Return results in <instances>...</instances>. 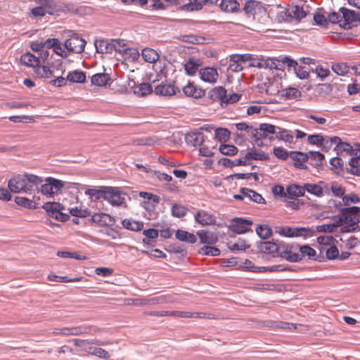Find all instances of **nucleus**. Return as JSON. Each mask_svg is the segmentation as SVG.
Masks as SVG:
<instances>
[{"mask_svg": "<svg viewBox=\"0 0 360 360\" xmlns=\"http://www.w3.org/2000/svg\"><path fill=\"white\" fill-rule=\"evenodd\" d=\"M194 219L197 223L205 226L214 225L216 223V217L207 211L200 210L194 214Z\"/></svg>", "mask_w": 360, "mask_h": 360, "instance_id": "ddd939ff", "label": "nucleus"}, {"mask_svg": "<svg viewBox=\"0 0 360 360\" xmlns=\"http://www.w3.org/2000/svg\"><path fill=\"white\" fill-rule=\"evenodd\" d=\"M360 222V207L353 206L345 208L338 216V225H346L352 229Z\"/></svg>", "mask_w": 360, "mask_h": 360, "instance_id": "f03ea898", "label": "nucleus"}, {"mask_svg": "<svg viewBox=\"0 0 360 360\" xmlns=\"http://www.w3.org/2000/svg\"><path fill=\"white\" fill-rule=\"evenodd\" d=\"M209 94L212 99H219L220 100L221 105H223V100H224V98H226V90L223 86H217L212 89L209 92Z\"/></svg>", "mask_w": 360, "mask_h": 360, "instance_id": "e433bc0d", "label": "nucleus"}, {"mask_svg": "<svg viewBox=\"0 0 360 360\" xmlns=\"http://www.w3.org/2000/svg\"><path fill=\"white\" fill-rule=\"evenodd\" d=\"M262 266H257L254 264V263L250 259H245L243 262V269L252 271V272H262Z\"/></svg>", "mask_w": 360, "mask_h": 360, "instance_id": "e2e57ef3", "label": "nucleus"}, {"mask_svg": "<svg viewBox=\"0 0 360 360\" xmlns=\"http://www.w3.org/2000/svg\"><path fill=\"white\" fill-rule=\"evenodd\" d=\"M240 193L244 195L246 198H248L249 200L257 202V203H264L265 200L264 198L259 194L258 193L255 192L253 190L249 189V188H241Z\"/></svg>", "mask_w": 360, "mask_h": 360, "instance_id": "c756f323", "label": "nucleus"}, {"mask_svg": "<svg viewBox=\"0 0 360 360\" xmlns=\"http://www.w3.org/2000/svg\"><path fill=\"white\" fill-rule=\"evenodd\" d=\"M268 326L270 327L279 328H282V329H289V330H297V325L294 324V323L284 322V321H279V322L270 321L269 323L268 324Z\"/></svg>", "mask_w": 360, "mask_h": 360, "instance_id": "864d4df0", "label": "nucleus"}, {"mask_svg": "<svg viewBox=\"0 0 360 360\" xmlns=\"http://www.w3.org/2000/svg\"><path fill=\"white\" fill-rule=\"evenodd\" d=\"M34 72L41 78L50 79L53 77V71L48 66L40 65V64L35 68Z\"/></svg>", "mask_w": 360, "mask_h": 360, "instance_id": "c03bdc74", "label": "nucleus"}, {"mask_svg": "<svg viewBox=\"0 0 360 360\" xmlns=\"http://www.w3.org/2000/svg\"><path fill=\"white\" fill-rule=\"evenodd\" d=\"M14 201L18 205L25 208L36 209L37 207V203L34 200L25 197L16 196Z\"/></svg>", "mask_w": 360, "mask_h": 360, "instance_id": "37998d69", "label": "nucleus"}, {"mask_svg": "<svg viewBox=\"0 0 360 360\" xmlns=\"http://www.w3.org/2000/svg\"><path fill=\"white\" fill-rule=\"evenodd\" d=\"M141 55L143 60L150 63H155L159 59L158 52L150 48L143 49Z\"/></svg>", "mask_w": 360, "mask_h": 360, "instance_id": "2f4dec72", "label": "nucleus"}, {"mask_svg": "<svg viewBox=\"0 0 360 360\" xmlns=\"http://www.w3.org/2000/svg\"><path fill=\"white\" fill-rule=\"evenodd\" d=\"M302 205L303 202L297 198L288 197V200L286 201V206L295 210H299Z\"/></svg>", "mask_w": 360, "mask_h": 360, "instance_id": "774afa93", "label": "nucleus"}, {"mask_svg": "<svg viewBox=\"0 0 360 360\" xmlns=\"http://www.w3.org/2000/svg\"><path fill=\"white\" fill-rule=\"evenodd\" d=\"M290 20L292 19L301 20L304 18L307 13L302 7L294 6L290 8Z\"/></svg>", "mask_w": 360, "mask_h": 360, "instance_id": "de8ad7c7", "label": "nucleus"}, {"mask_svg": "<svg viewBox=\"0 0 360 360\" xmlns=\"http://www.w3.org/2000/svg\"><path fill=\"white\" fill-rule=\"evenodd\" d=\"M258 248L261 252L264 254L273 255L274 257H275L276 254V255L278 256L280 243H276L271 241L261 242L258 245Z\"/></svg>", "mask_w": 360, "mask_h": 360, "instance_id": "f3484780", "label": "nucleus"}, {"mask_svg": "<svg viewBox=\"0 0 360 360\" xmlns=\"http://www.w3.org/2000/svg\"><path fill=\"white\" fill-rule=\"evenodd\" d=\"M97 52L101 53H109L112 51V40L109 43L106 40H99L95 43Z\"/></svg>", "mask_w": 360, "mask_h": 360, "instance_id": "c9c22d12", "label": "nucleus"}, {"mask_svg": "<svg viewBox=\"0 0 360 360\" xmlns=\"http://www.w3.org/2000/svg\"><path fill=\"white\" fill-rule=\"evenodd\" d=\"M201 63L199 60L189 58L184 64V69L187 75L194 76L196 72H199V68Z\"/></svg>", "mask_w": 360, "mask_h": 360, "instance_id": "bb28decb", "label": "nucleus"}, {"mask_svg": "<svg viewBox=\"0 0 360 360\" xmlns=\"http://www.w3.org/2000/svg\"><path fill=\"white\" fill-rule=\"evenodd\" d=\"M37 6L31 10V16L35 18L44 17L46 14H52L53 4L51 0H35Z\"/></svg>", "mask_w": 360, "mask_h": 360, "instance_id": "0eeeda50", "label": "nucleus"}, {"mask_svg": "<svg viewBox=\"0 0 360 360\" xmlns=\"http://www.w3.org/2000/svg\"><path fill=\"white\" fill-rule=\"evenodd\" d=\"M282 96L287 99H296L301 96V92L296 88H286L282 91Z\"/></svg>", "mask_w": 360, "mask_h": 360, "instance_id": "8fccbe9b", "label": "nucleus"}, {"mask_svg": "<svg viewBox=\"0 0 360 360\" xmlns=\"http://www.w3.org/2000/svg\"><path fill=\"white\" fill-rule=\"evenodd\" d=\"M219 76L217 68L214 67H205L199 70V77L204 82L215 84Z\"/></svg>", "mask_w": 360, "mask_h": 360, "instance_id": "9b49d317", "label": "nucleus"}, {"mask_svg": "<svg viewBox=\"0 0 360 360\" xmlns=\"http://www.w3.org/2000/svg\"><path fill=\"white\" fill-rule=\"evenodd\" d=\"M324 141H323V143L321 145V147L326 150H329L332 146H335V147L337 145L338 141H339V137L338 136H324Z\"/></svg>", "mask_w": 360, "mask_h": 360, "instance_id": "13d9d810", "label": "nucleus"}, {"mask_svg": "<svg viewBox=\"0 0 360 360\" xmlns=\"http://www.w3.org/2000/svg\"><path fill=\"white\" fill-rule=\"evenodd\" d=\"M41 184L40 192L48 198H53L60 193L66 183L53 177H47Z\"/></svg>", "mask_w": 360, "mask_h": 360, "instance_id": "20e7f679", "label": "nucleus"}, {"mask_svg": "<svg viewBox=\"0 0 360 360\" xmlns=\"http://www.w3.org/2000/svg\"><path fill=\"white\" fill-rule=\"evenodd\" d=\"M112 49L116 52L124 53H127L128 51H130L125 40L122 39H112Z\"/></svg>", "mask_w": 360, "mask_h": 360, "instance_id": "49530a36", "label": "nucleus"}, {"mask_svg": "<svg viewBox=\"0 0 360 360\" xmlns=\"http://www.w3.org/2000/svg\"><path fill=\"white\" fill-rule=\"evenodd\" d=\"M172 214L176 217H184L187 214V208L184 205L174 204L172 207Z\"/></svg>", "mask_w": 360, "mask_h": 360, "instance_id": "052dcab7", "label": "nucleus"}, {"mask_svg": "<svg viewBox=\"0 0 360 360\" xmlns=\"http://www.w3.org/2000/svg\"><path fill=\"white\" fill-rule=\"evenodd\" d=\"M276 231L279 235L286 237L302 236L307 238L314 236V230L309 227L291 228L290 226H280L277 228Z\"/></svg>", "mask_w": 360, "mask_h": 360, "instance_id": "39448f33", "label": "nucleus"}, {"mask_svg": "<svg viewBox=\"0 0 360 360\" xmlns=\"http://www.w3.org/2000/svg\"><path fill=\"white\" fill-rule=\"evenodd\" d=\"M289 156L295 161V165L297 167L307 169V166L304 163L309 160L307 154L297 151H292L290 153Z\"/></svg>", "mask_w": 360, "mask_h": 360, "instance_id": "4be33fe9", "label": "nucleus"}, {"mask_svg": "<svg viewBox=\"0 0 360 360\" xmlns=\"http://www.w3.org/2000/svg\"><path fill=\"white\" fill-rule=\"evenodd\" d=\"M220 153L224 155L233 156L237 154L238 150L233 145L221 144L219 148Z\"/></svg>", "mask_w": 360, "mask_h": 360, "instance_id": "3c124183", "label": "nucleus"}, {"mask_svg": "<svg viewBox=\"0 0 360 360\" xmlns=\"http://www.w3.org/2000/svg\"><path fill=\"white\" fill-rule=\"evenodd\" d=\"M183 92L185 96L193 98H201L205 95V91L200 87L189 82L183 88Z\"/></svg>", "mask_w": 360, "mask_h": 360, "instance_id": "dca6fc26", "label": "nucleus"}, {"mask_svg": "<svg viewBox=\"0 0 360 360\" xmlns=\"http://www.w3.org/2000/svg\"><path fill=\"white\" fill-rule=\"evenodd\" d=\"M186 143L191 146H201L205 141V135L200 131H191L186 135Z\"/></svg>", "mask_w": 360, "mask_h": 360, "instance_id": "6ab92c4d", "label": "nucleus"}, {"mask_svg": "<svg viewBox=\"0 0 360 360\" xmlns=\"http://www.w3.org/2000/svg\"><path fill=\"white\" fill-rule=\"evenodd\" d=\"M277 126L269 123H262L258 129H254L251 131V134L254 136L252 143L257 146H262L263 139L269 138L272 139L270 135L276 134Z\"/></svg>", "mask_w": 360, "mask_h": 360, "instance_id": "7ed1b4c3", "label": "nucleus"}, {"mask_svg": "<svg viewBox=\"0 0 360 360\" xmlns=\"http://www.w3.org/2000/svg\"><path fill=\"white\" fill-rule=\"evenodd\" d=\"M299 245L297 244H288L280 243L278 256L290 262H296L301 260V255L298 252Z\"/></svg>", "mask_w": 360, "mask_h": 360, "instance_id": "423d86ee", "label": "nucleus"}, {"mask_svg": "<svg viewBox=\"0 0 360 360\" xmlns=\"http://www.w3.org/2000/svg\"><path fill=\"white\" fill-rule=\"evenodd\" d=\"M67 79L73 83H84L86 81V75L79 70L71 71L68 72Z\"/></svg>", "mask_w": 360, "mask_h": 360, "instance_id": "f704fd0d", "label": "nucleus"}, {"mask_svg": "<svg viewBox=\"0 0 360 360\" xmlns=\"http://www.w3.org/2000/svg\"><path fill=\"white\" fill-rule=\"evenodd\" d=\"M325 187V191H331L335 197H343L345 193V189L338 182H332L330 184H323Z\"/></svg>", "mask_w": 360, "mask_h": 360, "instance_id": "c85d7f7f", "label": "nucleus"}, {"mask_svg": "<svg viewBox=\"0 0 360 360\" xmlns=\"http://www.w3.org/2000/svg\"><path fill=\"white\" fill-rule=\"evenodd\" d=\"M152 92V86L148 83H142L138 86L137 93L141 96H145L151 94Z\"/></svg>", "mask_w": 360, "mask_h": 360, "instance_id": "69168bd1", "label": "nucleus"}, {"mask_svg": "<svg viewBox=\"0 0 360 360\" xmlns=\"http://www.w3.org/2000/svg\"><path fill=\"white\" fill-rule=\"evenodd\" d=\"M122 225L127 229L139 231L143 229V223L141 221H134L131 219H125L122 221Z\"/></svg>", "mask_w": 360, "mask_h": 360, "instance_id": "a18cd8bd", "label": "nucleus"}, {"mask_svg": "<svg viewBox=\"0 0 360 360\" xmlns=\"http://www.w3.org/2000/svg\"><path fill=\"white\" fill-rule=\"evenodd\" d=\"M20 63L30 68H33L34 70L40 64V59L34 54L27 52L20 56Z\"/></svg>", "mask_w": 360, "mask_h": 360, "instance_id": "412c9836", "label": "nucleus"}, {"mask_svg": "<svg viewBox=\"0 0 360 360\" xmlns=\"http://www.w3.org/2000/svg\"><path fill=\"white\" fill-rule=\"evenodd\" d=\"M334 149L336 151L337 155H342L343 153H350L352 151V146L349 143L344 142L340 138H339V141H338Z\"/></svg>", "mask_w": 360, "mask_h": 360, "instance_id": "a19ab883", "label": "nucleus"}, {"mask_svg": "<svg viewBox=\"0 0 360 360\" xmlns=\"http://www.w3.org/2000/svg\"><path fill=\"white\" fill-rule=\"evenodd\" d=\"M256 232L258 236L263 239L269 238L272 234L271 229L266 224L258 226L256 229Z\"/></svg>", "mask_w": 360, "mask_h": 360, "instance_id": "603ef678", "label": "nucleus"}, {"mask_svg": "<svg viewBox=\"0 0 360 360\" xmlns=\"http://www.w3.org/2000/svg\"><path fill=\"white\" fill-rule=\"evenodd\" d=\"M143 234L146 238H143V243L146 245L150 244V239H155L158 237V231L154 229L144 230Z\"/></svg>", "mask_w": 360, "mask_h": 360, "instance_id": "4d7b16f0", "label": "nucleus"}, {"mask_svg": "<svg viewBox=\"0 0 360 360\" xmlns=\"http://www.w3.org/2000/svg\"><path fill=\"white\" fill-rule=\"evenodd\" d=\"M207 0H189V2L183 6V10L186 11H193L202 9L203 5Z\"/></svg>", "mask_w": 360, "mask_h": 360, "instance_id": "79ce46f5", "label": "nucleus"}, {"mask_svg": "<svg viewBox=\"0 0 360 360\" xmlns=\"http://www.w3.org/2000/svg\"><path fill=\"white\" fill-rule=\"evenodd\" d=\"M107 186H100L98 188H89L84 192L85 195H89L92 201H96L101 198L104 199Z\"/></svg>", "mask_w": 360, "mask_h": 360, "instance_id": "b1692460", "label": "nucleus"}, {"mask_svg": "<svg viewBox=\"0 0 360 360\" xmlns=\"http://www.w3.org/2000/svg\"><path fill=\"white\" fill-rule=\"evenodd\" d=\"M176 238L183 242L195 243L197 241L196 236L191 233L184 230H177L175 233Z\"/></svg>", "mask_w": 360, "mask_h": 360, "instance_id": "7c9ffc66", "label": "nucleus"}, {"mask_svg": "<svg viewBox=\"0 0 360 360\" xmlns=\"http://www.w3.org/2000/svg\"><path fill=\"white\" fill-rule=\"evenodd\" d=\"M252 224L250 220L235 218L233 219L230 226V229L237 234L245 233L250 230V226Z\"/></svg>", "mask_w": 360, "mask_h": 360, "instance_id": "f8f14e48", "label": "nucleus"}, {"mask_svg": "<svg viewBox=\"0 0 360 360\" xmlns=\"http://www.w3.org/2000/svg\"><path fill=\"white\" fill-rule=\"evenodd\" d=\"M324 136L321 134L309 135L307 141L310 144L321 146L323 141H324Z\"/></svg>", "mask_w": 360, "mask_h": 360, "instance_id": "338daca9", "label": "nucleus"}, {"mask_svg": "<svg viewBox=\"0 0 360 360\" xmlns=\"http://www.w3.org/2000/svg\"><path fill=\"white\" fill-rule=\"evenodd\" d=\"M256 67L259 68H269V69H276V70H281V61H280L279 58H259L257 61V64L254 65Z\"/></svg>", "mask_w": 360, "mask_h": 360, "instance_id": "4468645a", "label": "nucleus"}, {"mask_svg": "<svg viewBox=\"0 0 360 360\" xmlns=\"http://www.w3.org/2000/svg\"><path fill=\"white\" fill-rule=\"evenodd\" d=\"M340 226V225H338V221H337L336 224H323V225L317 226L316 227V229H314L313 227H311V228L314 230V233H316V231L333 233L336 230L337 227Z\"/></svg>", "mask_w": 360, "mask_h": 360, "instance_id": "5fc2aeb1", "label": "nucleus"}, {"mask_svg": "<svg viewBox=\"0 0 360 360\" xmlns=\"http://www.w3.org/2000/svg\"><path fill=\"white\" fill-rule=\"evenodd\" d=\"M104 200L113 206H120L124 202V198L122 196L117 188L107 186Z\"/></svg>", "mask_w": 360, "mask_h": 360, "instance_id": "9d476101", "label": "nucleus"}, {"mask_svg": "<svg viewBox=\"0 0 360 360\" xmlns=\"http://www.w3.org/2000/svg\"><path fill=\"white\" fill-rule=\"evenodd\" d=\"M288 197L297 198L304 195V186H300L296 184H292L288 186L286 189Z\"/></svg>", "mask_w": 360, "mask_h": 360, "instance_id": "ea45409f", "label": "nucleus"}, {"mask_svg": "<svg viewBox=\"0 0 360 360\" xmlns=\"http://www.w3.org/2000/svg\"><path fill=\"white\" fill-rule=\"evenodd\" d=\"M342 12V22H340V27L344 29H351L355 24L360 20L359 15L353 11L345 8L340 9Z\"/></svg>", "mask_w": 360, "mask_h": 360, "instance_id": "1a4fd4ad", "label": "nucleus"}, {"mask_svg": "<svg viewBox=\"0 0 360 360\" xmlns=\"http://www.w3.org/2000/svg\"><path fill=\"white\" fill-rule=\"evenodd\" d=\"M42 182V179L34 174H18L8 181V186L12 193H32V191L39 190V185Z\"/></svg>", "mask_w": 360, "mask_h": 360, "instance_id": "f257e3e1", "label": "nucleus"}, {"mask_svg": "<svg viewBox=\"0 0 360 360\" xmlns=\"http://www.w3.org/2000/svg\"><path fill=\"white\" fill-rule=\"evenodd\" d=\"M91 220L101 226H112L115 220L110 214L105 213H96L91 216Z\"/></svg>", "mask_w": 360, "mask_h": 360, "instance_id": "a211bd4d", "label": "nucleus"}, {"mask_svg": "<svg viewBox=\"0 0 360 360\" xmlns=\"http://www.w3.org/2000/svg\"><path fill=\"white\" fill-rule=\"evenodd\" d=\"M356 158H352L350 159L349 164L352 167L353 173L359 175V170L360 171V156L359 150L356 152Z\"/></svg>", "mask_w": 360, "mask_h": 360, "instance_id": "bf43d9fd", "label": "nucleus"}, {"mask_svg": "<svg viewBox=\"0 0 360 360\" xmlns=\"http://www.w3.org/2000/svg\"><path fill=\"white\" fill-rule=\"evenodd\" d=\"M154 92L156 95L172 96L179 92L178 87L171 84H160L155 86Z\"/></svg>", "mask_w": 360, "mask_h": 360, "instance_id": "2eb2a0df", "label": "nucleus"}, {"mask_svg": "<svg viewBox=\"0 0 360 360\" xmlns=\"http://www.w3.org/2000/svg\"><path fill=\"white\" fill-rule=\"evenodd\" d=\"M110 81V77L107 73H97L94 75L91 78V84L96 86H105Z\"/></svg>", "mask_w": 360, "mask_h": 360, "instance_id": "cd10ccee", "label": "nucleus"}, {"mask_svg": "<svg viewBox=\"0 0 360 360\" xmlns=\"http://www.w3.org/2000/svg\"><path fill=\"white\" fill-rule=\"evenodd\" d=\"M238 3L236 0H222L219 4L221 9L227 13H232L238 10Z\"/></svg>", "mask_w": 360, "mask_h": 360, "instance_id": "4c0bfd02", "label": "nucleus"}, {"mask_svg": "<svg viewBox=\"0 0 360 360\" xmlns=\"http://www.w3.org/2000/svg\"><path fill=\"white\" fill-rule=\"evenodd\" d=\"M276 18L278 22L290 21V8L278 5L276 6Z\"/></svg>", "mask_w": 360, "mask_h": 360, "instance_id": "58836bf2", "label": "nucleus"}, {"mask_svg": "<svg viewBox=\"0 0 360 360\" xmlns=\"http://www.w3.org/2000/svg\"><path fill=\"white\" fill-rule=\"evenodd\" d=\"M86 41L78 35H73L68 39L65 43V48L70 52L80 53L84 51Z\"/></svg>", "mask_w": 360, "mask_h": 360, "instance_id": "6e6552de", "label": "nucleus"}, {"mask_svg": "<svg viewBox=\"0 0 360 360\" xmlns=\"http://www.w3.org/2000/svg\"><path fill=\"white\" fill-rule=\"evenodd\" d=\"M298 252L301 255V259L304 256H308L310 259L316 256V250L309 245L299 246Z\"/></svg>", "mask_w": 360, "mask_h": 360, "instance_id": "6e6d98bb", "label": "nucleus"}, {"mask_svg": "<svg viewBox=\"0 0 360 360\" xmlns=\"http://www.w3.org/2000/svg\"><path fill=\"white\" fill-rule=\"evenodd\" d=\"M310 163L316 167H321L324 162V155L318 151H309L308 153Z\"/></svg>", "mask_w": 360, "mask_h": 360, "instance_id": "473e14b6", "label": "nucleus"}, {"mask_svg": "<svg viewBox=\"0 0 360 360\" xmlns=\"http://www.w3.org/2000/svg\"><path fill=\"white\" fill-rule=\"evenodd\" d=\"M199 252L202 255L210 256H218L220 255L219 249L207 245L201 248Z\"/></svg>", "mask_w": 360, "mask_h": 360, "instance_id": "680f3d73", "label": "nucleus"}, {"mask_svg": "<svg viewBox=\"0 0 360 360\" xmlns=\"http://www.w3.org/2000/svg\"><path fill=\"white\" fill-rule=\"evenodd\" d=\"M197 236L199 237L200 243L203 244L213 245L218 241V236L212 231L200 230L197 232Z\"/></svg>", "mask_w": 360, "mask_h": 360, "instance_id": "aec40b11", "label": "nucleus"}, {"mask_svg": "<svg viewBox=\"0 0 360 360\" xmlns=\"http://www.w3.org/2000/svg\"><path fill=\"white\" fill-rule=\"evenodd\" d=\"M274 82L267 77H263L261 75V79L257 84V88L261 93H265L266 94L271 95L272 92V86Z\"/></svg>", "mask_w": 360, "mask_h": 360, "instance_id": "a878e982", "label": "nucleus"}, {"mask_svg": "<svg viewBox=\"0 0 360 360\" xmlns=\"http://www.w3.org/2000/svg\"><path fill=\"white\" fill-rule=\"evenodd\" d=\"M332 70L340 76L346 75L349 70V67L345 63H336L332 65Z\"/></svg>", "mask_w": 360, "mask_h": 360, "instance_id": "09e8293b", "label": "nucleus"}, {"mask_svg": "<svg viewBox=\"0 0 360 360\" xmlns=\"http://www.w3.org/2000/svg\"><path fill=\"white\" fill-rule=\"evenodd\" d=\"M276 136L278 139L282 140L285 142L292 143L294 141V137L292 133L285 129L277 127Z\"/></svg>", "mask_w": 360, "mask_h": 360, "instance_id": "72a5a7b5", "label": "nucleus"}, {"mask_svg": "<svg viewBox=\"0 0 360 360\" xmlns=\"http://www.w3.org/2000/svg\"><path fill=\"white\" fill-rule=\"evenodd\" d=\"M323 184H326L324 181H319L317 184H304V192L307 191L308 193L313 194L316 196L321 197L325 191Z\"/></svg>", "mask_w": 360, "mask_h": 360, "instance_id": "393cba45", "label": "nucleus"}, {"mask_svg": "<svg viewBox=\"0 0 360 360\" xmlns=\"http://www.w3.org/2000/svg\"><path fill=\"white\" fill-rule=\"evenodd\" d=\"M342 201L345 205H348L352 203H358L360 202V198L356 194L352 193L344 195L342 197Z\"/></svg>", "mask_w": 360, "mask_h": 360, "instance_id": "0e129e2a", "label": "nucleus"}, {"mask_svg": "<svg viewBox=\"0 0 360 360\" xmlns=\"http://www.w3.org/2000/svg\"><path fill=\"white\" fill-rule=\"evenodd\" d=\"M91 330V326H79L75 327H65V335H80L84 334H89Z\"/></svg>", "mask_w": 360, "mask_h": 360, "instance_id": "5701e85b", "label": "nucleus"}]
</instances>
